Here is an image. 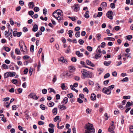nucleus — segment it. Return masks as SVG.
<instances>
[{"instance_id": "obj_1", "label": "nucleus", "mask_w": 133, "mask_h": 133, "mask_svg": "<svg viewBox=\"0 0 133 133\" xmlns=\"http://www.w3.org/2000/svg\"><path fill=\"white\" fill-rule=\"evenodd\" d=\"M81 72L84 78H91L92 77V73L91 72L88 71L85 69H82Z\"/></svg>"}, {"instance_id": "obj_2", "label": "nucleus", "mask_w": 133, "mask_h": 133, "mask_svg": "<svg viewBox=\"0 0 133 133\" xmlns=\"http://www.w3.org/2000/svg\"><path fill=\"white\" fill-rule=\"evenodd\" d=\"M19 45L21 51L24 50H27V48L23 41H20L19 42Z\"/></svg>"}, {"instance_id": "obj_3", "label": "nucleus", "mask_w": 133, "mask_h": 133, "mask_svg": "<svg viewBox=\"0 0 133 133\" xmlns=\"http://www.w3.org/2000/svg\"><path fill=\"white\" fill-rule=\"evenodd\" d=\"M71 7L75 11L77 12L79 10V6L78 4H75Z\"/></svg>"}, {"instance_id": "obj_4", "label": "nucleus", "mask_w": 133, "mask_h": 133, "mask_svg": "<svg viewBox=\"0 0 133 133\" xmlns=\"http://www.w3.org/2000/svg\"><path fill=\"white\" fill-rule=\"evenodd\" d=\"M113 13L112 11H108L107 13V17L111 19H112L113 18L112 15Z\"/></svg>"}, {"instance_id": "obj_5", "label": "nucleus", "mask_w": 133, "mask_h": 133, "mask_svg": "<svg viewBox=\"0 0 133 133\" xmlns=\"http://www.w3.org/2000/svg\"><path fill=\"white\" fill-rule=\"evenodd\" d=\"M102 91L104 93L107 95H109L111 93V91L108 90L106 87H104Z\"/></svg>"}, {"instance_id": "obj_6", "label": "nucleus", "mask_w": 133, "mask_h": 133, "mask_svg": "<svg viewBox=\"0 0 133 133\" xmlns=\"http://www.w3.org/2000/svg\"><path fill=\"white\" fill-rule=\"evenodd\" d=\"M29 96L31 98H33L34 99L37 100L38 98L35 93L30 94Z\"/></svg>"}, {"instance_id": "obj_7", "label": "nucleus", "mask_w": 133, "mask_h": 133, "mask_svg": "<svg viewBox=\"0 0 133 133\" xmlns=\"http://www.w3.org/2000/svg\"><path fill=\"white\" fill-rule=\"evenodd\" d=\"M115 128V127L114 125H111L108 128V130L109 131L111 132L112 133H115V132L113 131Z\"/></svg>"}, {"instance_id": "obj_8", "label": "nucleus", "mask_w": 133, "mask_h": 133, "mask_svg": "<svg viewBox=\"0 0 133 133\" xmlns=\"http://www.w3.org/2000/svg\"><path fill=\"white\" fill-rule=\"evenodd\" d=\"M69 72H74L75 70V67L73 66H71L69 67Z\"/></svg>"}, {"instance_id": "obj_9", "label": "nucleus", "mask_w": 133, "mask_h": 133, "mask_svg": "<svg viewBox=\"0 0 133 133\" xmlns=\"http://www.w3.org/2000/svg\"><path fill=\"white\" fill-rule=\"evenodd\" d=\"M86 62L88 65H90L92 67H94L95 66V65L92 63L90 61L88 60H86Z\"/></svg>"}, {"instance_id": "obj_10", "label": "nucleus", "mask_w": 133, "mask_h": 133, "mask_svg": "<svg viewBox=\"0 0 133 133\" xmlns=\"http://www.w3.org/2000/svg\"><path fill=\"white\" fill-rule=\"evenodd\" d=\"M58 61L65 63H66L67 62L66 59H64V58L63 57H61L59 59Z\"/></svg>"}, {"instance_id": "obj_11", "label": "nucleus", "mask_w": 133, "mask_h": 133, "mask_svg": "<svg viewBox=\"0 0 133 133\" xmlns=\"http://www.w3.org/2000/svg\"><path fill=\"white\" fill-rule=\"evenodd\" d=\"M101 6L103 9H105L107 6V4L105 2H103L101 4Z\"/></svg>"}, {"instance_id": "obj_12", "label": "nucleus", "mask_w": 133, "mask_h": 133, "mask_svg": "<svg viewBox=\"0 0 133 133\" xmlns=\"http://www.w3.org/2000/svg\"><path fill=\"white\" fill-rule=\"evenodd\" d=\"M38 29V25L35 24L34 26L32 28V31L34 32H36L37 31Z\"/></svg>"}, {"instance_id": "obj_13", "label": "nucleus", "mask_w": 133, "mask_h": 133, "mask_svg": "<svg viewBox=\"0 0 133 133\" xmlns=\"http://www.w3.org/2000/svg\"><path fill=\"white\" fill-rule=\"evenodd\" d=\"M10 77H13L15 76L16 74V72H8Z\"/></svg>"}, {"instance_id": "obj_14", "label": "nucleus", "mask_w": 133, "mask_h": 133, "mask_svg": "<svg viewBox=\"0 0 133 133\" xmlns=\"http://www.w3.org/2000/svg\"><path fill=\"white\" fill-rule=\"evenodd\" d=\"M91 100L94 101L96 99V96L94 94H91Z\"/></svg>"}, {"instance_id": "obj_15", "label": "nucleus", "mask_w": 133, "mask_h": 133, "mask_svg": "<svg viewBox=\"0 0 133 133\" xmlns=\"http://www.w3.org/2000/svg\"><path fill=\"white\" fill-rule=\"evenodd\" d=\"M68 101V98L67 97H64L63 101L62 102L63 103L62 104H66L67 102Z\"/></svg>"}, {"instance_id": "obj_16", "label": "nucleus", "mask_w": 133, "mask_h": 133, "mask_svg": "<svg viewBox=\"0 0 133 133\" xmlns=\"http://www.w3.org/2000/svg\"><path fill=\"white\" fill-rule=\"evenodd\" d=\"M58 107L59 109L62 110H64L66 109V107L65 105H60L58 106Z\"/></svg>"}, {"instance_id": "obj_17", "label": "nucleus", "mask_w": 133, "mask_h": 133, "mask_svg": "<svg viewBox=\"0 0 133 133\" xmlns=\"http://www.w3.org/2000/svg\"><path fill=\"white\" fill-rule=\"evenodd\" d=\"M133 105V102L131 101V102H128L126 105V107H128L131 105Z\"/></svg>"}, {"instance_id": "obj_18", "label": "nucleus", "mask_w": 133, "mask_h": 133, "mask_svg": "<svg viewBox=\"0 0 133 133\" xmlns=\"http://www.w3.org/2000/svg\"><path fill=\"white\" fill-rule=\"evenodd\" d=\"M104 40H107L108 41H114L115 40L114 38L112 37H107L104 38Z\"/></svg>"}, {"instance_id": "obj_19", "label": "nucleus", "mask_w": 133, "mask_h": 133, "mask_svg": "<svg viewBox=\"0 0 133 133\" xmlns=\"http://www.w3.org/2000/svg\"><path fill=\"white\" fill-rule=\"evenodd\" d=\"M76 54L79 57H82L83 56L82 54L80 53L79 51H76Z\"/></svg>"}, {"instance_id": "obj_20", "label": "nucleus", "mask_w": 133, "mask_h": 133, "mask_svg": "<svg viewBox=\"0 0 133 133\" xmlns=\"http://www.w3.org/2000/svg\"><path fill=\"white\" fill-rule=\"evenodd\" d=\"M115 85H112L110 86H109L107 88L109 90L111 91V90H112L114 88Z\"/></svg>"}, {"instance_id": "obj_21", "label": "nucleus", "mask_w": 133, "mask_h": 133, "mask_svg": "<svg viewBox=\"0 0 133 133\" xmlns=\"http://www.w3.org/2000/svg\"><path fill=\"white\" fill-rule=\"evenodd\" d=\"M53 114L54 115H56L57 114V108H55L52 111Z\"/></svg>"}, {"instance_id": "obj_22", "label": "nucleus", "mask_w": 133, "mask_h": 133, "mask_svg": "<svg viewBox=\"0 0 133 133\" xmlns=\"http://www.w3.org/2000/svg\"><path fill=\"white\" fill-rule=\"evenodd\" d=\"M71 72H66L64 74H65V76H66L68 77H70L73 76V74L71 73Z\"/></svg>"}, {"instance_id": "obj_23", "label": "nucleus", "mask_w": 133, "mask_h": 133, "mask_svg": "<svg viewBox=\"0 0 133 133\" xmlns=\"http://www.w3.org/2000/svg\"><path fill=\"white\" fill-rule=\"evenodd\" d=\"M19 106V105H13L12 107V110H16Z\"/></svg>"}, {"instance_id": "obj_24", "label": "nucleus", "mask_w": 133, "mask_h": 133, "mask_svg": "<svg viewBox=\"0 0 133 133\" xmlns=\"http://www.w3.org/2000/svg\"><path fill=\"white\" fill-rule=\"evenodd\" d=\"M62 16H61L60 15H58L57 17H56V18L58 21H62L63 20Z\"/></svg>"}, {"instance_id": "obj_25", "label": "nucleus", "mask_w": 133, "mask_h": 133, "mask_svg": "<svg viewBox=\"0 0 133 133\" xmlns=\"http://www.w3.org/2000/svg\"><path fill=\"white\" fill-rule=\"evenodd\" d=\"M73 33V31L72 30H69L68 32V34L69 35V36L70 37H72V34Z\"/></svg>"}, {"instance_id": "obj_26", "label": "nucleus", "mask_w": 133, "mask_h": 133, "mask_svg": "<svg viewBox=\"0 0 133 133\" xmlns=\"http://www.w3.org/2000/svg\"><path fill=\"white\" fill-rule=\"evenodd\" d=\"M111 63V62L110 61L108 62L104 61V64L105 66H108L110 65Z\"/></svg>"}, {"instance_id": "obj_27", "label": "nucleus", "mask_w": 133, "mask_h": 133, "mask_svg": "<svg viewBox=\"0 0 133 133\" xmlns=\"http://www.w3.org/2000/svg\"><path fill=\"white\" fill-rule=\"evenodd\" d=\"M89 12V11H87L85 12V13L84 14V17L85 18H88L89 17V16L88 14Z\"/></svg>"}, {"instance_id": "obj_28", "label": "nucleus", "mask_w": 133, "mask_h": 133, "mask_svg": "<svg viewBox=\"0 0 133 133\" xmlns=\"http://www.w3.org/2000/svg\"><path fill=\"white\" fill-rule=\"evenodd\" d=\"M42 32L40 31H38L36 33V36L37 37H39V36L40 35H42Z\"/></svg>"}, {"instance_id": "obj_29", "label": "nucleus", "mask_w": 133, "mask_h": 133, "mask_svg": "<svg viewBox=\"0 0 133 133\" xmlns=\"http://www.w3.org/2000/svg\"><path fill=\"white\" fill-rule=\"evenodd\" d=\"M47 104L49 107H51L54 106V103L53 102H50L49 103H48Z\"/></svg>"}, {"instance_id": "obj_30", "label": "nucleus", "mask_w": 133, "mask_h": 133, "mask_svg": "<svg viewBox=\"0 0 133 133\" xmlns=\"http://www.w3.org/2000/svg\"><path fill=\"white\" fill-rule=\"evenodd\" d=\"M9 74L8 72H6L4 74V78H6L8 77H9Z\"/></svg>"}, {"instance_id": "obj_31", "label": "nucleus", "mask_w": 133, "mask_h": 133, "mask_svg": "<svg viewBox=\"0 0 133 133\" xmlns=\"http://www.w3.org/2000/svg\"><path fill=\"white\" fill-rule=\"evenodd\" d=\"M34 11H29L28 12V14L29 15L31 16V17L33 18V17L32 16L34 15Z\"/></svg>"}, {"instance_id": "obj_32", "label": "nucleus", "mask_w": 133, "mask_h": 133, "mask_svg": "<svg viewBox=\"0 0 133 133\" xmlns=\"http://www.w3.org/2000/svg\"><path fill=\"white\" fill-rule=\"evenodd\" d=\"M3 68L5 69H8V66L5 64H3L2 66Z\"/></svg>"}, {"instance_id": "obj_33", "label": "nucleus", "mask_w": 133, "mask_h": 133, "mask_svg": "<svg viewBox=\"0 0 133 133\" xmlns=\"http://www.w3.org/2000/svg\"><path fill=\"white\" fill-rule=\"evenodd\" d=\"M15 53L17 55H19L20 53V52L19 49L18 48H16L15 49Z\"/></svg>"}, {"instance_id": "obj_34", "label": "nucleus", "mask_w": 133, "mask_h": 133, "mask_svg": "<svg viewBox=\"0 0 133 133\" xmlns=\"http://www.w3.org/2000/svg\"><path fill=\"white\" fill-rule=\"evenodd\" d=\"M56 80L57 76L56 75H55L54 76V78L52 80V81L54 83L55 82Z\"/></svg>"}, {"instance_id": "obj_35", "label": "nucleus", "mask_w": 133, "mask_h": 133, "mask_svg": "<svg viewBox=\"0 0 133 133\" xmlns=\"http://www.w3.org/2000/svg\"><path fill=\"white\" fill-rule=\"evenodd\" d=\"M31 5H32L31 8H33L34 7V3L32 2H30L29 3V7H30Z\"/></svg>"}, {"instance_id": "obj_36", "label": "nucleus", "mask_w": 133, "mask_h": 133, "mask_svg": "<svg viewBox=\"0 0 133 133\" xmlns=\"http://www.w3.org/2000/svg\"><path fill=\"white\" fill-rule=\"evenodd\" d=\"M14 52L13 51H11V55L12 58L15 59L16 58V56L15 55H14Z\"/></svg>"}, {"instance_id": "obj_37", "label": "nucleus", "mask_w": 133, "mask_h": 133, "mask_svg": "<svg viewBox=\"0 0 133 133\" xmlns=\"http://www.w3.org/2000/svg\"><path fill=\"white\" fill-rule=\"evenodd\" d=\"M39 9L38 7H35L34 8V10L35 12H37L39 11Z\"/></svg>"}, {"instance_id": "obj_38", "label": "nucleus", "mask_w": 133, "mask_h": 133, "mask_svg": "<svg viewBox=\"0 0 133 133\" xmlns=\"http://www.w3.org/2000/svg\"><path fill=\"white\" fill-rule=\"evenodd\" d=\"M11 82L14 84H16L18 83V81L16 79H13L11 80Z\"/></svg>"}, {"instance_id": "obj_39", "label": "nucleus", "mask_w": 133, "mask_h": 133, "mask_svg": "<svg viewBox=\"0 0 133 133\" xmlns=\"http://www.w3.org/2000/svg\"><path fill=\"white\" fill-rule=\"evenodd\" d=\"M67 97L69 98H71L73 96V95L72 93H70L69 94H68L67 95Z\"/></svg>"}, {"instance_id": "obj_40", "label": "nucleus", "mask_w": 133, "mask_h": 133, "mask_svg": "<svg viewBox=\"0 0 133 133\" xmlns=\"http://www.w3.org/2000/svg\"><path fill=\"white\" fill-rule=\"evenodd\" d=\"M59 118V116H57L54 119V121L55 122H56L57 120H58Z\"/></svg>"}, {"instance_id": "obj_41", "label": "nucleus", "mask_w": 133, "mask_h": 133, "mask_svg": "<svg viewBox=\"0 0 133 133\" xmlns=\"http://www.w3.org/2000/svg\"><path fill=\"white\" fill-rule=\"evenodd\" d=\"M80 32L79 31H77V32H76L75 36L76 37H80Z\"/></svg>"}, {"instance_id": "obj_42", "label": "nucleus", "mask_w": 133, "mask_h": 133, "mask_svg": "<svg viewBox=\"0 0 133 133\" xmlns=\"http://www.w3.org/2000/svg\"><path fill=\"white\" fill-rule=\"evenodd\" d=\"M50 90V91L49 92V93H50L52 92L54 93L55 94L56 93V92L52 88H50L48 90Z\"/></svg>"}, {"instance_id": "obj_43", "label": "nucleus", "mask_w": 133, "mask_h": 133, "mask_svg": "<svg viewBox=\"0 0 133 133\" xmlns=\"http://www.w3.org/2000/svg\"><path fill=\"white\" fill-rule=\"evenodd\" d=\"M40 107L43 110H45V106L43 104H41L40 105Z\"/></svg>"}, {"instance_id": "obj_44", "label": "nucleus", "mask_w": 133, "mask_h": 133, "mask_svg": "<svg viewBox=\"0 0 133 133\" xmlns=\"http://www.w3.org/2000/svg\"><path fill=\"white\" fill-rule=\"evenodd\" d=\"M4 49L7 52H9L10 50V49L9 48L7 47H5L4 48Z\"/></svg>"}, {"instance_id": "obj_45", "label": "nucleus", "mask_w": 133, "mask_h": 133, "mask_svg": "<svg viewBox=\"0 0 133 133\" xmlns=\"http://www.w3.org/2000/svg\"><path fill=\"white\" fill-rule=\"evenodd\" d=\"M87 49L89 51H91L92 50V47L90 46H88L87 47Z\"/></svg>"}, {"instance_id": "obj_46", "label": "nucleus", "mask_w": 133, "mask_h": 133, "mask_svg": "<svg viewBox=\"0 0 133 133\" xmlns=\"http://www.w3.org/2000/svg\"><path fill=\"white\" fill-rule=\"evenodd\" d=\"M127 39L129 41H130L131 39L132 38V36L131 35H128L126 36Z\"/></svg>"}, {"instance_id": "obj_47", "label": "nucleus", "mask_w": 133, "mask_h": 133, "mask_svg": "<svg viewBox=\"0 0 133 133\" xmlns=\"http://www.w3.org/2000/svg\"><path fill=\"white\" fill-rule=\"evenodd\" d=\"M128 78L127 77L123 78L121 80V81L122 82H127L128 81Z\"/></svg>"}, {"instance_id": "obj_48", "label": "nucleus", "mask_w": 133, "mask_h": 133, "mask_svg": "<svg viewBox=\"0 0 133 133\" xmlns=\"http://www.w3.org/2000/svg\"><path fill=\"white\" fill-rule=\"evenodd\" d=\"M47 13V9L44 8L43 9V14L45 15Z\"/></svg>"}, {"instance_id": "obj_49", "label": "nucleus", "mask_w": 133, "mask_h": 133, "mask_svg": "<svg viewBox=\"0 0 133 133\" xmlns=\"http://www.w3.org/2000/svg\"><path fill=\"white\" fill-rule=\"evenodd\" d=\"M78 42L80 45L83 44L84 42V41L82 39H79Z\"/></svg>"}, {"instance_id": "obj_50", "label": "nucleus", "mask_w": 133, "mask_h": 133, "mask_svg": "<svg viewBox=\"0 0 133 133\" xmlns=\"http://www.w3.org/2000/svg\"><path fill=\"white\" fill-rule=\"evenodd\" d=\"M28 71V69L26 68L24 70L23 72L25 74H27Z\"/></svg>"}, {"instance_id": "obj_51", "label": "nucleus", "mask_w": 133, "mask_h": 133, "mask_svg": "<svg viewBox=\"0 0 133 133\" xmlns=\"http://www.w3.org/2000/svg\"><path fill=\"white\" fill-rule=\"evenodd\" d=\"M129 129L130 133H133V126H130Z\"/></svg>"}, {"instance_id": "obj_52", "label": "nucleus", "mask_w": 133, "mask_h": 133, "mask_svg": "<svg viewBox=\"0 0 133 133\" xmlns=\"http://www.w3.org/2000/svg\"><path fill=\"white\" fill-rule=\"evenodd\" d=\"M110 75L109 73H108L106 74L104 76V78H106L110 76Z\"/></svg>"}, {"instance_id": "obj_53", "label": "nucleus", "mask_w": 133, "mask_h": 133, "mask_svg": "<svg viewBox=\"0 0 133 133\" xmlns=\"http://www.w3.org/2000/svg\"><path fill=\"white\" fill-rule=\"evenodd\" d=\"M48 130L50 133H53L54 132V129L53 128H49Z\"/></svg>"}, {"instance_id": "obj_54", "label": "nucleus", "mask_w": 133, "mask_h": 133, "mask_svg": "<svg viewBox=\"0 0 133 133\" xmlns=\"http://www.w3.org/2000/svg\"><path fill=\"white\" fill-rule=\"evenodd\" d=\"M123 98L125 99H128L130 98V97L129 96H123Z\"/></svg>"}, {"instance_id": "obj_55", "label": "nucleus", "mask_w": 133, "mask_h": 133, "mask_svg": "<svg viewBox=\"0 0 133 133\" xmlns=\"http://www.w3.org/2000/svg\"><path fill=\"white\" fill-rule=\"evenodd\" d=\"M115 3H112L110 4V7L111 8L114 9L115 8Z\"/></svg>"}, {"instance_id": "obj_56", "label": "nucleus", "mask_w": 133, "mask_h": 133, "mask_svg": "<svg viewBox=\"0 0 133 133\" xmlns=\"http://www.w3.org/2000/svg\"><path fill=\"white\" fill-rule=\"evenodd\" d=\"M74 79L76 81H79L80 80V78L78 76H76L74 77Z\"/></svg>"}, {"instance_id": "obj_57", "label": "nucleus", "mask_w": 133, "mask_h": 133, "mask_svg": "<svg viewBox=\"0 0 133 133\" xmlns=\"http://www.w3.org/2000/svg\"><path fill=\"white\" fill-rule=\"evenodd\" d=\"M102 14L103 13L102 12H99L97 14V16L98 17H100L102 16Z\"/></svg>"}, {"instance_id": "obj_58", "label": "nucleus", "mask_w": 133, "mask_h": 133, "mask_svg": "<svg viewBox=\"0 0 133 133\" xmlns=\"http://www.w3.org/2000/svg\"><path fill=\"white\" fill-rule=\"evenodd\" d=\"M19 3V4L21 6H23L24 4V2L23 1H20Z\"/></svg>"}, {"instance_id": "obj_59", "label": "nucleus", "mask_w": 133, "mask_h": 133, "mask_svg": "<svg viewBox=\"0 0 133 133\" xmlns=\"http://www.w3.org/2000/svg\"><path fill=\"white\" fill-rule=\"evenodd\" d=\"M77 102L80 103H82L83 102V100L79 98H77Z\"/></svg>"}, {"instance_id": "obj_60", "label": "nucleus", "mask_w": 133, "mask_h": 133, "mask_svg": "<svg viewBox=\"0 0 133 133\" xmlns=\"http://www.w3.org/2000/svg\"><path fill=\"white\" fill-rule=\"evenodd\" d=\"M71 60L74 62H76L77 61L76 58L75 57H72L71 58Z\"/></svg>"}, {"instance_id": "obj_61", "label": "nucleus", "mask_w": 133, "mask_h": 133, "mask_svg": "<svg viewBox=\"0 0 133 133\" xmlns=\"http://www.w3.org/2000/svg\"><path fill=\"white\" fill-rule=\"evenodd\" d=\"M61 88L63 90H64L65 88V87L64 83H62L61 84Z\"/></svg>"}, {"instance_id": "obj_62", "label": "nucleus", "mask_w": 133, "mask_h": 133, "mask_svg": "<svg viewBox=\"0 0 133 133\" xmlns=\"http://www.w3.org/2000/svg\"><path fill=\"white\" fill-rule=\"evenodd\" d=\"M34 46L33 45H31L30 47V51L33 52L34 51Z\"/></svg>"}, {"instance_id": "obj_63", "label": "nucleus", "mask_w": 133, "mask_h": 133, "mask_svg": "<svg viewBox=\"0 0 133 133\" xmlns=\"http://www.w3.org/2000/svg\"><path fill=\"white\" fill-rule=\"evenodd\" d=\"M4 105L6 106V108H8L10 105V103L8 104V102H6V103H4Z\"/></svg>"}, {"instance_id": "obj_64", "label": "nucleus", "mask_w": 133, "mask_h": 133, "mask_svg": "<svg viewBox=\"0 0 133 133\" xmlns=\"http://www.w3.org/2000/svg\"><path fill=\"white\" fill-rule=\"evenodd\" d=\"M86 112L87 114H90L91 111V110L89 108H88L86 110Z\"/></svg>"}]
</instances>
